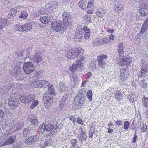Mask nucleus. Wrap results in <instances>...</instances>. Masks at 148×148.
<instances>
[{
    "label": "nucleus",
    "mask_w": 148,
    "mask_h": 148,
    "mask_svg": "<svg viewBox=\"0 0 148 148\" xmlns=\"http://www.w3.org/2000/svg\"><path fill=\"white\" fill-rule=\"evenodd\" d=\"M76 33H80L82 34V31L83 30L82 26L81 25H79L77 26V28Z\"/></svg>",
    "instance_id": "40"
},
{
    "label": "nucleus",
    "mask_w": 148,
    "mask_h": 148,
    "mask_svg": "<svg viewBox=\"0 0 148 148\" xmlns=\"http://www.w3.org/2000/svg\"><path fill=\"white\" fill-rule=\"evenodd\" d=\"M30 130L29 127L23 129V134L24 137H27L29 136L30 134Z\"/></svg>",
    "instance_id": "26"
},
{
    "label": "nucleus",
    "mask_w": 148,
    "mask_h": 148,
    "mask_svg": "<svg viewBox=\"0 0 148 148\" xmlns=\"http://www.w3.org/2000/svg\"><path fill=\"white\" fill-rule=\"evenodd\" d=\"M86 138V134L85 132H81L78 135L79 140L82 142L83 140H85Z\"/></svg>",
    "instance_id": "24"
},
{
    "label": "nucleus",
    "mask_w": 148,
    "mask_h": 148,
    "mask_svg": "<svg viewBox=\"0 0 148 148\" xmlns=\"http://www.w3.org/2000/svg\"><path fill=\"white\" fill-rule=\"evenodd\" d=\"M27 14L25 12L23 11L21 13V15L19 16V18H25L27 17Z\"/></svg>",
    "instance_id": "41"
},
{
    "label": "nucleus",
    "mask_w": 148,
    "mask_h": 148,
    "mask_svg": "<svg viewBox=\"0 0 148 148\" xmlns=\"http://www.w3.org/2000/svg\"><path fill=\"white\" fill-rule=\"evenodd\" d=\"M76 122L78 124H82L83 121L80 117L77 118Z\"/></svg>",
    "instance_id": "58"
},
{
    "label": "nucleus",
    "mask_w": 148,
    "mask_h": 148,
    "mask_svg": "<svg viewBox=\"0 0 148 148\" xmlns=\"http://www.w3.org/2000/svg\"><path fill=\"white\" fill-rule=\"evenodd\" d=\"M116 5H115V10H116V9H117L118 10V12H119V10H123L124 9L123 7H122L121 5L119 4L118 3H117Z\"/></svg>",
    "instance_id": "39"
},
{
    "label": "nucleus",
    "mask_w": 148,
    "mask_h": 148,
    "mask_svg": "<svg viewBox=\"0 0 148 148\" xmlns=\"http://www.w3.org/2000/svg\"><path fill=\"white\" fill-rule=\"evenodd\" d=\"M95 130H90L89 132V138H92L93 137V134L95 133Z\"/></svg>",
    "instance_id": "53"
},
{
    "label": "nucleus",
    "mask_w": 148,
    "mask_h": 148,
    "mask_svg": "<svg viewBox=\"0 0 148 148\" xmlns=\"http://www.w3.org/2000/svg\"><path fill=\"white\" fill-rule=\"evenodd\" d=\"M23 68L25 73L27 74H29L34 71V67L32 62H26L24 64Z\"/></svg>",
    "instance_id": "5"
},
{
    "label": "nucleus",
    "mask_w": 148,
    "mask_h": 148,
    "mask_svg": "<svg viewBox=\"0 0 148 148\" xmlns=\"http://www.w3.org/2000/svg\"><path fill=\"white\" fill-rule=\"evenodd\" d=\"M23 25V32H28L32 29V26L31 23H27Z\"/></svg>",
    "instance_id": "22"
},
{
    "label": "nucleus",
    "mask_w": 148,
    "mask_h": 148,
    "mask_svg": "<svg viewBox=\"0 0 148 148\" xmlns=\"http://www.w3.org/2000/svg\"><path fill=\"white\" fill-rule=\"evenodd\" d=\"M109 39L108 38H103L101 42V43H99V44H98L97 43L96 41H94V43H93V45H95L96 44H97L98 45L99 44H106L109 41Z\"/></svg>",
    "instance_id": "30"
},
{
    "label": "nucleus",
    "mask_w": 148,
    "mask_h": 148,
    "mask_svg": "<svg viewBox=\"0 0 148 148\" xmlns=\"http://www.w3.org/2000/svg\"><path fill=\"white\" fill-rule=\"evenodd\" d=\"M92 1H90L88 3L87 7L88 8H91L92 6L93 5L92 4Z\"/></svg>",
    "instance_id": "59"
},
{
    "label": "nucleus",
    "mask_w": 148,
    "mask_h": 148,
    "mask_svg": "<svg viewBox=\"0 0 148 148\" xmlns=\"http://www.w3.org/2000/svg\"><path fill=\"white\" fill-rule=\"evenodd\" d=\"M16 30L19 31L20 32H22L23 31V25H21L19 24L16 25L15 26Z\"/></svg>",
    "instance_id": "32"
},
{
    "label": "nucleus",
    "mask_w": 148,
    "mask_h": 148,
    "mask_svg": "<svg viewBox=\"0 0 148 148\" xmlns=\"http://www.w3.org/2000/svg\"><path fill=\"white\" fill-rule=\"evenodd\" d=\"M30 58L31 61L37 64L41 62L42 60V57L38 53H35L33 56Z\"/></svg>",
    "instance_id": "11"
},
{
    "label": "nucleus",
    "mask_w": 148,
    "mask_h": 148,
    "mask_svg": "<svg viewBox=\"0 0 148 148\" xmlns=\"http://www.w3.org/2000/svg\"><path fill=\"white\" fill-rule=\"evenodd\" d=\"M77 141L76 139H72L71 140V143L73 147L77 145Z\"/></svg>",
    "instance_id": "45"
},
{
    "label": "nucleus",
    "mask_w": 148,
    "mask_h": 148,
    "mask_svg": "<svg viewBox=\"0 0 148 148\" xmlns=\"http://www.w3.org/2000/svg\"><path fill=\"white\" fill-rule=\"evenodd\" d=\"M16 139V137L15 136H12L9 137V138L6 140L4 142H1L0 143V147L6 145H8L13 143Z\"/></svg>",
    "instance_id": "10"
},
{
    "label": "nucleus",
    "mask_w": 148,
    "mask_h": 148,
    "mask_svg": "<svg viewBox=\"0 0 148 148\" xmlns=\"http://www.w3.org/2000/svg\"><path fill=\"white\" fill-rule=\"evenodd\" d=\"M29 120L32 124L34 125H37L38 124V120L37 118L34 116H30L29 118Z\"/></svg>",
    "instance_id": "21"
},
{
    "label": "nucleus",
    "mask_w": 148,
    "mask_h": 148,
    "mask_svg": "<svg viewBox=\"0 0 148 148\" xmlns=\"http://www.w3.org/2000/svg\"><path fill=\"white\" fill-rule=\"evenodd\" d=\"M69 119L73 123H75L76 121V119L73 116H71L69 117Z\"/></svg>",
    "instance_id": "56"
},
{
    "label": "nucleus",
    "mask_w": 148,
    "mask_h": 148,
    "mask_svg": "<svg viewBox=\"0 0 148 148\" xmlns=\"http://www.w3.org/2000/svg\"><path fill=\"white\" fill-rule=\"evenodd\" d=\"M48 91L49 95H56V93L54 91L53 85L49 84L48 85Z\"/></svg>",
    "instance_id": "25"
},
{
    "label": "nucleus",
    "mask_w": 148,
    "mask_h": 148,
    "mask_svg": "<svg viewBox=\"0 0 148 148\" xmlns=\"http://www.w3.org/2000/svg\"><path fill=\"white\" fill-rule=\"evenodd\" d=\"M107 58V56L103 54L98 56L97 61L98 62V65L102 67H103L106 65V60Z\"/></svg>",
    "instance_id": "7"
},
{
    "label": "nucleus",
    "mask_w": 148,
    "mask_h": 148,
    "mask_svg": "<svg viewBox=\"0 0 148 148\" xmlns=\"http://www.w3.org/2000/svg\"><path fill=\"white\" fill-rule=\"evenodd\" d=\"M64 22L65 23L69 24L71 23V18L72 17L69 13L67 12H64L62 14Z\"/></svg>",
    "instance_id": "14"
},
{
    "label": "nucleus",
    "mask_w": 148,
    "mask_h": 148,
    "mask_svg": "<svg viewBox=\"0 0 148 148\" xmlns=\"http://www.w3.org/2000/svg\"><path fill=\"white\" fill-rule=\"evenodd\" d=\"M31 139H32L33 143L35 142L36 141H38L39 139L37 135L31 136Z\"/></svg>",
    "instance_id": "43"
},
{
    "label": "nucleus",
    "mask_w": 148,
    "mask_h": 148,
    "mask_svg": "<svg viewBox=\"0 0 148 148\" xmlns=\"http://www.w3.org/2000/svg\"><path fill=\"white\" fill-rule=\"evenodd\" d=\"M8 103L10 108L12 109H16L19 103L18 99L14 96L10 97L9 98Z\"/></svg>",
    "instance_id": "4"
},
{
    "label": "nucleus",
    "mask_w": 148,
    "mask_h": 148,
    "mask_svg": "<svg viewBox=\"0 0 148 148\" xmlns=\"http://www.w3.org/2000/svg\"><path fill=\"white\" fill-rule=\"evenodd\" d=\"M51 26L54 31L61 33H63L67 29V27L65 24L59 21H52Z\"/></svg>",
    "instance_id": "1"
},
{
    "label": "nucleus",
    "mask_w": 148,
    "mask_h": 148,
    "mask_svg": "<svg viewBox=\"0 0 148 148\" xmlns=\"http://www.w3.org/2000/svg\"><path fill=\"white\" fill-rule=\"evenodd\" d=\"M148 29V27L146 26L144 24H143L142 27L141 29L140 32L141 34L144 33Z\"/></svg>",
    "instance_id": "33"
},
{
    "label": "nucleus",
    "mask_w": 148,
    "mask_h": 148,
    "mask_svg": "<svg viewBox=\"0 0 148 148\" xmlns=\"http://www.w3.org/2000/svg\"><path fill=\"white\" fill-rule=\"evenodd\" d=\"M69 69L71 71L73 72L77 70L76 67L75 66L74 67H73V66H71L69 68Z\"/></svg>",
    "instance_id": "63"
},
{
    "label": "nucleus",
    "mask_w": 148,
    "mask_h": 148,
    "mask_svg": "<svg viewBox=\"0 0 148 148\" xmlns=\"http://www.w3.org/2000/svg\"><path fill=\"white\" fill-rule=\"evenodd\" d=\"M122 71L123 72H121L120 74L121 79L123 81H124L128 77L129 74L127 70H123Z\"/></svg>",
    "instance_id": "20"
},
{
    "label": "nucleus",
    "mask_w": 148,
    "mask_h": 148,
    "mask_svg": "<svg viewBox=\"0 0 148 148\" xmlns=\"http://www.w3.org/2000/svg\"><path fill=\"white\" fill-rule=\"evenodd\" d=\"M142 103L144 106L145 107L148 106V99L144 97L142 99Z\"/></svg>",
    "instance_id": "36"
},
{
    "label": "nucleus",
    "mask_w": 148,
    "mask_h": 148,
    "mask_svg": "<svg viewBox=\"0 0 148 148\" xmlns=\"http://www.w3.org/2000/svg\"><path fill=\"white\" fill-rule=\"evenodd\" d=\"M22 64L21 61L18 62L17 61H14V65L15 66L13 70L11 71V75L13 76H18L20 73L21 68V64Z\"/></svg>",
    "instance_id": "2"
},
{
    "label": "nucleus",
    "mask_w": 148,
    "mask_h": 148,
    "mask_svg": "<svg viewBox=\"0 0 148 148\" xmlns=\"http://www.w3.org/2000/svg\"><path fill=\"white\" fill-rule=\"evenodd\" d=\"M130 123L128 121H125L124 123L123 127L125 130H128L130 127Z\"/></svg>",
    "instance_id": "34"
},
{
    "label": "nucleus",
    "mask_w": 148,
    "mask_h": 148,
    "mask_svg": "<svg viewBox=\"0 0 148 148\" xmlns=\"http://www.w3.org/2000/svg\"><path fill=\"white\" fill-rule=\"evenodd\" d=\"M31 136L29 137V138H28L27 139H26L25 141V143H27L29 145H30L32 143H33L32 140V139H31Z\"/></svg>",
    "instance_id": "46"
},
{
    "label": "nucleus",
    "mask_w": 148,
    "mask_h": 148,
    "mask_svg": "<svg viewBox=\"0 0 148 148\" xmlns=\"http://www.w3.org/2000/svg\"><path fill=\"white\" fill-rule=\"evenodd\" d=\"M83 51V50H82L81 48H76L75 49V50L73 51V53H74L75 56H77L78 57L80 55H80L81 53H82Z\"/></svg>",
    "instance_id": "23"
},
{
    "label": "nucleus",
    "mask_w": 148,
    "mask_h": 148,
    "mask_svg": "<svg viewBox=\"0 0 148 148\" xmlns=\"http://www.w3.org/2000/svg\"><path fill=\"white\" fill-rule=\"evenodd\" d=\"M147 83L145 81H143L142 82V83L141 85L142 87L144 89H145L147 87Z\"/></svg>",
    "instance_id": "54"
},
{
    "label": "nucleus",
    "mask_w": 148,
    "mask_h": 148,
    "mask_svg": "<svg viewBox=\"0 0 148 148\" xmlns=\"http://www.w3.org/2000/svg\"><path fill=\"white\" fill-rule=\"evenodd\" d=\"M83 19L87 22H90L91 21V17L88 15H85L84 16Z\"/></svg>",
    "instance_id": "44"
},
{
    "label": "nucleus",
    "mask_w": 148,
    "mask_h": 148,
    "mask_svg": "<svg viewBox=\"0 0 148 148\" xmlns=\"http://www.w3.org/2000/svg\"><path fill=\"white\" fill-rule=\"evenodd\" d=\"M38 130V131L42 133H44L46 131L45 125L44 123L42 124L39 126Z\"/></svg>",
    "instance_id": "29"
},
{
    "label": "nucleus",
    "mask_w": 148,
    "mask_h": 148,
    "mask_svg": "<svg viewBox=\"0 0 148 148\" xmlns=\"http://www.w3.org/2000/svg\"><path fill=\"white\" fill-rule=\"evenodd\" d=\"M16 10L15 8H13L10 10L11 14L13 17L15 16L16 13Z\"/></svg>",
    "instance_id": "48"
},
{
    "label": "nucleus",
    "mask_w": 148,
    "mask_h": 148,
    "mask_svg": "<svg viewBox=\"0 0 148 148\" xmlns=\"http://www.w3.org/2000/svg\"><path fill=\"white\" fill-rule=\"evenodd\" d=\"M52 4V8H56L57 7V2L56 1H53L52 3H51Z\"/></svg>",
    "instance_id": "61"
},
{
    "label": "nucleus",
    "mask_w": 148,
    "mask_h": 148,
    "mask_svg": "<svg viewBox=\"0 0 148 148\" xmlns=\"http://www.w3.org/2000/svg\"><path fill=\"white\" fill-rule=\"evenodd\" d=\"M40 20L42 23L45 24L49 23L51 21V18L48 16H40Z\"/></svg>",
    "instance_id": "17"
},
{
    "label": "nucleus",
    "mask_w": 148,
    "mask_h": 148,
    "mask_svg": "<svg viewBox=\"0 0 148 148\" xmlns=\"http://www.w3.org/2000/svg\"><path fill=\"white\" fill-rule=\"evenodd\" d=\"M82 34H80V33H76L75 36V39L77 41H81Z\"/></svg>",
    "instance_id": "38"
},
{
    "label": "nucleus",
    "mask_w": 148,
    "mask_h": 148,
    "mask_svg": "<svg viewBox=\"0 0 148 148\" xmlns=\"http://www.w3.org/2000/svg\"><path fill=\"white\" fill-rule=\"evenodd\" d=\"M123 94L120 91L118 90L115 93V98L118 100L119 101L122 98Z\"/></svg>",
    "instance_id": "27"
},
{
    "label": "nucleus",
    "mask_w": 148,
    "mask_h": 148,
    "mask_svg": "<svg viewBox=\"0 0 148 148\" xmlns=\"http://www.w3.org/2000/svg\"><path fill=\"white\" fill-rule=\"evenodd\" d=\"M46 132L51 131V134L54 133L56 132V128L52 124H48L45 125Z\"/></svg>",
    "instance_id": "18"
},
{
    "label": "nucleus",
    "mask_w": 148,
    "mask_h": 148,
    "mask_svg": "<svg viewBox=\"0 0 148 148\" xmlns=\"http://www.w3.org/2000/svg\"><path fill=\"white\" fill-rule=\"evenodd\" d=\"M51 139L49 137L48 139H45V143L42 145L41 147L42 148H44V147L50 145L51 144Z\"/></svg>",
    "instance_id": "28"
},
{
    "label": "nucleus",
    "mask_w": 148,
    "mask_h": 148,
    "mask_svg": "<svg viewBox=\"0 0 148 148\" xmlns=\"http://www.w3.org/2000/svg\"><path fill=\"white\" fill-rule=\"evenodd\" d=\"M141 68L140 72L143 74H145L148 72V64L144 60L141 62Z\"/></svg>",
    "instance_id": "12"
},
{
    "label": "nucleus",
    "mask_w": 148,
    "mask_h": 148,
    "mask_svg": "<svg viewBox=\"0 0 148 148\" xmlns=\"http://www.w3.org/2000/svg\"><path fill=\"white\" fill-rule=\"evenodd\" d=\"M138 12V15L143 17L148 15V7L145 4H143L139 8Z\"/></svg>",
    "instance_id": "3"
},
{
    "label": "nucleus",
    "mask_w": 148,
    "mask_h": 148,
    "mask_svg": "<svg viewBox=\"0 0 148 148\" xmlns=\"http://www.w3.org/2000/svg\"><path fill=\"white\" fill-rule=\"evenodd\" d=\"M4 118V113L2 110H0V122L2 121Z\"/></svg>",
    "instance_id": "42"
},
{
    "label": "nucleus",
    "mask_w": 148,
    "mask_h": 148,
    "mask_svg": "<svg viewBox=\"0 0 148 148\" xmlns=\"http://www.w3.org/2000/svg\"><path fill=\"white\" fill-rule=\"evenodd\" d=\"M83 2H84L83 1H80L78 5L81 8L84 9V7L85 5Z\"/></svg>",
    "instance_id": "51"
},
{
    "label": "nucleus",
    "mask_w": 148,
    "mask_h": 148,
    "mask_svg": "<svg viewBox=\"0 0 148 148\" xmlns=\"http://www.w3.org/2000/svg\"><path fill=\"white\" fill-rule=\"evenodd\" d=\"M66 106V103L60 102V106L61 109H62L64 108L65 106Z\"/></svg>",
    "instance_id": "50"
},
{
    "label": "nucleus",
    "mask_w": 148,
    "mask_h": 148,
    "mask_svg": "<svg viewBox=\"0 0 148 148\" xmlns=\"http://www.w3.org/2000/svg\"><path fill=\"white\" fill-rule=\"evenodd\" d=\"M138 140V136H137L136 134H135L134 136V137L133 139V140L132 143H135L136 141L137 140Z\"/></svg>",
    "instance_id": "60"
},
{
    "label": "nucleus",
    "mask_w": 148,
    "mask_h": 148,
    "mask_svg": "<svg viewBox=\"0 0 148 148\" xmlns=\"http://www.w3.org/2000/svg\"><path fill=\"white\" fill-rule=\"evenodd\" d=\"M131 58H122L120 60L119 64L122 66H124L125 65L129 66L131 63Z\"/></svg>",
    "instance_id": "13"
},
{
    "label": "nucleus",
    "mask_w": 148,
    "mask_h": 148,
    "mask_svg": "<svg viewBox=\"0 0 148 148\" xmlns=\"http://www.w3.org/2000/svg\"><path fill=\"white\" fill-rule=\"evenodd\" d=\"M83 30L85 33H86V32H90V29L86 26H85L84 27Z\"/></svg>",
    "instance_id": "57"
},
{
    "label": "nucleus",
    "mask_w": 148,
    "mask_h": 148,
    "mask_svg": "<svg viewBox=\"0 0 148 148\" xmlns=\"http://www.w3.org/2000/svg\"><path fill=\"white\" fill-rule=\"evenodd\" d=\"M66 95H64L63 96L60 102H63V103L66 102Z\"/></svg>",
    "instance_id": "62"
},
{
    "label": "nucleus",
    "mask_w": 148,
    "mask_h": 148,
    "mask_svg": "<svg viewBox=\"0 0 148 148\" xmlns=\"http://www.w3.org/2000/svg\"><path fill=\"white\" fill-rule=\"evenodd\" d=\"M35 96L34 95L29 94L23 96H21L20 97V100L22 103L24 104L28 103L31 102L34 99Z\"/></svg>",
    "instance_id": "6"
},
{
    "label": "nucleus",
    "mask_w": 148,
    "mask_h": 148,
    "mask_svg": "<svg viewBox=\"0 0 148 148\" xmlns=\"http://www.w3.org/2000/svg\"><path fill=\"white\" fill-rule=\"evenodd\" d=\"M87 97L89 99L90 101H92V91L90 90H89L87 92Z\"/></svg>",
    "instance_id": "37"
},
{
    "label": "nucleus",
    "mask_w": 148,
    "mask_h": 148,
    "mask_svg": "<svg viewBox=\"0 0 148 148\" xmlns=\"http://www.w3.org/2000/svg\"><path fill=\"white\" fill-rule=\"evenodd\" d=\"M82 90H79L77 93V95L75 99L76 101L79 102L78 103L81 105L85 101V96L84 95L82 94Z\"/></svg>",
    "instance_id": "9"
},
{
    "label": "nucleus",
    "mask_w": 148,
    "mask_h": 148,
    "mask_svg": "<svg viewBox=\"0 0 148 148\" xmlns=\"http://www.w3.org/2000/svg\"><path fill=\"white\" fill-rule=\"evenodd\" d=\"M115 123L118 126H120L123 125V122L120 120H117Z\"/></svg>",
    "instance_id": "49"
},
{
    "label": "nucleus",
    "mask_w": 148,
    "mask_h": 148,
    "mask_svg": "<svg viewBox=\"0 0 148 148\" xmlns=\"http://www.w3.org/2000/svg\"><path fill=\"white\" fill-rule=\"evenodd\" d=\"M38 104V101L36 100H33L32 104L30 106V108L33 109L34 107H36Z\"/></svg>",
    "instance_id": "35"
},
{
    "label": "nucleus",
    "mask_w": 148,
    "mask_h": 148,
    "mask_svg": "<svg viewBox=\"0 0 148 148\" xmlns=\"http://www.w3.org/2000/svg\"><path fill=\"white\" fill-rule=\"evenodd\" d=\"M67 57L68 58H73L75 57V55L74 53H73V52L71 53H69L67 54Z\"/></svg>",
    "instance_id": "47"
},
{
    "label": "nucleus",
    "mask_w": 148,
    "mask_h": 148,
    "mask_svg": "<svg viewBox=\"0 0 148 148\" xmlns=\"http://www.w3.org/2000/svg\"><path fill=\"white\" fill-rule=\"evenodd\" d=\"M35 86L36 87H41L42 88H45L48 86L49 82L45 80H35L34 82Z\"/></svg>",
    "instance_id": "8"
},
{
    "label": "nucleus",
    "mask_w": 148,
    "mask_h": 148,
    "mask_svg": "<svg viewBox=\"0 0 148 148\" xmlns=\"http://www.w3.org/2000/svg\"><path fill=\"white\" fill-rule=\"evenodd\" d=\"M143 24L146 25V26L148 27V17L146 19L145 21Z\"/></svg>",
    "instance_id": "64"
},
{
    "label": "nucleus",
    "mask_w": 148,
    "mask_h": 148,
    "mask_svg": "<svg viewBox=\"0 0 148 148\" xmlns=\"http://www.w3.org/2000/svg\"><path fill=\"white\" fill-rule=\"evenodd\" d=\"M118 51L120 56L122 57L124 56V52L123 51L124 47L122 43H119L118 45Z\"/></svg>",
    "instance_id": "16"
},
{
    "label": "nucleus",
    "mask_w": 148,
    "mask_h": 148,
    "mask_svg": "<svg viewBox=\"0 0 148 148\" xmlns=\"http://www.w3.org/2000/svg\"><path fill=\"white\" fill-rule=\"evenodd\" d=\"M49 95L48 94L46 96H45V99H44V102L46 104H48L50 105L52 103V97L51 96H49Z\"/></svg>",
    "instance_id": "19"
},
{
    "label": "nucleus",
    "mask_w": 148,
    "mask_h": 148,
    "mask_svg": "<svg viewBox=\"0 0 148 148\" xmlns=\"http://www.w3.org/2000/svg\"><path fill=\"white\" fill-rule=\"evenodd\" d=\"M77 58L78 59L76 62V65L77 67H81L83 65L84 58L82 55H80Z\"/></svg>",
    "instance_id": "15"
},
{
    "label": "nucleus",
    "mask_w": 148,
    "mask_h": 148,
    "mask_svg": "<svg viewBox=\"0 0 148 148\" xmlns=\"http://www.w3.org/2000/svg\"><path fill=\"white\" fill-rule=\"evenodd\" d=\"M147 128V126L145 125H143L142 126V129L141 130V132H145Z\"/></svg>",
    "instance_id": "55"
},
{
    "label": "nucleus",
    "mask_w": 148,
    "mask_h": 148,
    "mask_svg": "<svg viewBox=\"0 0 148 148\" xmlns=\"http://www.w3.org/2000/svg\"><path fill=\"white\" fill-rule=\"evenodd\" d=\"M90 32H86V33H85V34L84 35V38L86 39H88L89 38L90 36Z\"/></svg>",
    "instance_id": "52"
},
{
    "label": "nucleus",
    "mask_w": 148,
    "mask_h": 148,
    "mask_svg": "<svg viewBox=\"0 0 148 148\" xmlns=\"http://www.w3.org/2000/svg\"><path fill=\"white\" fill-rule=\"evenodd\" d=\"M66 86L64 84L61 82H60L59 84V89L61 92L65 91Z\"/></svg>",
    "instance_id": "31"
}]
</instances>
